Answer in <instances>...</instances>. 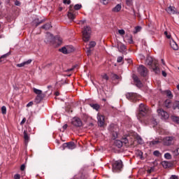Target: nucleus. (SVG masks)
Segmentation results:
<instances>
[{
    "instance_id": "1",
    "label": "nucleus",
    "mask_w": 179,
    "mask_h": 179,
    "mask_svg": "<svg viewBox=\"0 0 179 179\" xmlns=\"http://www.w3.org/2000/svg\"><path fill=\"white\" fill-rule=\"evenodd\" d=\"M152 110L149 106H146L145 103H141L138 107V113L137 114V120L141 122V124H149L147 118L150 115Z\"/></svg>"
},
{
    "instance_id": "2",
    "label": "nucleus",
    "mask_w": 179,
    "mask_h": 179,
    "mask_svg": "<svg viewBox=\"0 0 179 179\" xmlns=\"http://www.w3.org/2000/svg\"><path fill=\"white\" fill-rule=\"evenodd\" d=\"M146 65L151 66L155 73H160V69L159 68V62L156 59H153L152 57L148 56L145 60Z\"/></svg>"
},
{
    "instance_id": "3",
    "label": "nucleus",
    "mask_w": 179,
    "mask_h": 179,
    "mask_svg": "<svg viewBox=\"0 0 179 179\" xmlns=\"http://www.w3.org/2000/svg\"><path fill=\"white\" fill-rule=\"evenodd\" d=\"M82 8V4H76L74 8L72 5L69 7V10L68 12V17L70 20H74L76 16V10H79Z\"/></svg>"
},
{
    "instance_id": "4",
    "label": "nucleus",
    "mask_w": 179,
    "mask_h": 179,
    "mask_svg": "<svg viewBox=\"0 0 179 179\" xmlns=\"http://www.w3.org/2000/svg\"><path fill=\"white\" fill-rule=\"evenodd\" d=\"M83 40L85 43H87L90 40V35L92 34V28L89 26L84 27L82 31Z\"/></svg>"
},
{
    "instance_id": "5",
    "label": "nucleus",
    "mask_w": 179,
    "mask_h": 179,
    "mask_svg": "<svg viewBox=\"0 0 179 179\" xmlns=\"http://www.w3.org/2000/svg\"><path fill=\"white\" fill-rule=\"evenodd\" d=\"M113 171L115 173H117L118 171H121L122 170V167H124V164H122V161L117 160L115 161L112 164Z\"/></svg>"
},
{
    "instance_id": "6",
    "label": "nucleus",
    "mask_w": 179,
    "mask_h": 179,
    "mask_svg": "<svg viewBox=\"0 0 179 179\" xmlns=\"http://www.w3.org/2000/svg\"><path fill=\"white\" fill-rule=\"evenodd\" d=\"M33 90L34 93H35V94H37L35 99L36 103H41V100L44 99V94H43V91L38 90L37 88H34Z\"/></svg>"
},
{
    "instance_id": "7",
    "label": "nucleus",
    "mask_w": 179,
    "mask_h": 179,
    "mask_svg": "<svg viewBox=\"0 0 179 179\" xmlns=\"http://www.w3.org/2000/svg\"><path fill=\"white\" fill-rule=\"evenodd\" d=\"M108 131H110L113 139H116V138H117L118 133L117 131H118V127L117 125L111 124L108 127Z\"/></svg>"
},
{
    "instance_id": "8",
    "label": "nucleus",
    "mask_w": 179,
    "mask_h": 179,
    "mask_svg": "<svg viewBox=\"0 0 179 179\" xmlns=\"http://www.w3.org/2000/svg\"><path fill=\"white\" fill-rule=\"evenodd\" d=\"M126 97L128 100L133 102L138 101V100L141 99V96L138 95V94L134 92H129L126 94Z\"/></svg>"
},
{
    "instance_id": "9",
    "label": "nucleus",
    "mask_w": 179,
    "mask_h": 179,
    "mask_svg": "<svg viewBox=\"0 0 179 179\" xmlns=\"http://www.w3.org/2000/svg\"><path fill=\"white\" fill-rule=\"evenodd\" d=\"M71 124L76 128H80V127L83 126V122H82V120L78 117H74L71 120Z\"/></svg>"
},
{
    "instance_id": "10",
    "label": "nucleus",
    "mask_w": 179,
    "mask_h": 179,
    "mask_svg": "<svg viewBox=\"0 0 179 179\" xmlns=\"http://www.w3.org/2000/svg\"><path fill=\"white\" fill-rule=\"evenodd\" d=\"M63 150L65 149H69L70 150H73V149H76V144L74 142L71 141L69 143H64L62 145Z\"/></svg>"
},
{
    "instance_id": "11",
    "label": "nucleus",
    "mask_w": 179,
    "mask_h": 179,
    "mask_svg": "<svg viewBox=\"0 0 179 179\" xmlns=\"http://www.w3.org/2000/svg\"><path fill=\"white\" fill-rule=\"evenodd\" d=\"M157 113L158 115L161 117L162 120H169V117H170L169 113L162 108L157 110Z\"/></svg>"
},
{
    "instance_id": "12",
    "label": "nucleus",
    "mask_w": 179,
    "mask_h": 179,
    "mask_svg": "<svg viewBox=\"0 0 179 179\" xmlns=\"http://www.w3.org/2000/svg\"><path fill=\"white\" fill-rule=\"evenodd\" d=\"M173 141H174V137L173 136H167L162 139L163 144L166 146H170V145H172Z\"/></svg>"
},
{
    "instance_id": "13",
    "label": "nucleus",
    "mask_w": 179,
    "mask_h": 179,
    "mask_svg": "<svg viewBox=\"0 0 179 179\" xmlns=\"http://www.w3.org/2000/svg\"><path fill=\"white\" fill-rule=\"evenodd\" d=\"M138 72L141 76H147L148 75V69L143 65L139 66L138 68Z\"/></svg>"
},
{
    "instance_id": "14",
    "label": "nucleus",
    "mask_w": 179,
    "mask_h": 179,
    "mask_svg": "<svg viewBox=\"0 0 179 179\" xmlns=\"http://www.w3.org/2000/svg\"><path fill=\"white\" fill-rule=\"evenodd\" d=\"M166 10L168 13H169V15H176V13H178L176 7L171 6L168 7Z\"/></svg>"
},
{
    "instance_id": "15",
    "label": "nucleus",
    "mask_w": 179,
    "mask_h": 179,
    "mask_svg": "<svg viewBox=\"0 0 179 179\" xmlns=\"http://www.w3.org/2000/svg\"><path fill=\"white\" fill-rule=\"evenodd\" d=\"M97 118H98V125L99 127H104V122H105L104 115H98Z\"/></svg>"
},
{
    "instance_id": "16",
    "label": "nucleus",
    "mask_w": 179,
    "mask_h": 179,
    "mask_svg": "<svg viewBox=\"0 0 179 179\" xmlns=\"http://www.w3.org/2000/svg\"><path fill=\"white\" fill-rule=\"evenodd\" d=\"M133 79L137 87H142V86H143V85L142 84V82H141V80H139V78H138V76H134Z\"/></svg>"
},
{
    "instance_id": "17",
    "label": "nucleus",
    "mask_w": 179,
    "mask_h": 179,
    "mask_svg": "<svg viewBox=\"0 0 179 179\" xmlns=\"http://www.w3.org/2000/svg\"><path fill=\"white\" fill-rule=\"evenodd\" d=\"M170 45L173 50H175V51L178 50V45H177V43H176V41H174L173 39L170 40Z\"/></svg>"
},
{
    "instance_id": "18",
    "label": "nucleus",
    "mask_w": 179,
    "mask_h": 179,
    "mask_svg": "<svg viewBox=\"0 0 179 179\" xmlns=\"http://www.w3.org/2000/svg\"><path fill=\"white\" fill-rule=\"evenodd\" d=\"M60 52H63V54H69L71 53V50H69V47H64L59 49Z\"/></svg>"
},
{
    "instance_id": "19",
    "label": "nucleus",
    "mask_w": 179,
    "mask_h": 179,
    "mask_svg": "<svg viewBox=\"0 0 179 179\" xmlns=\"http://www.w3.org/2000/svg\"><path fill=\"white\" fill-rule=\"evenodd\" d=\"M24 139L25 144L27 145V143H29L30 136H29V134H27V131L26 130L24 131Z\"/></svg>"
},
{
    "instance_id": "20",
    "label": "nucleus",
    "mask_w": 179,
    "mask_h": 179,
    "mask_svg": "<svg viewBox=\"0 0 179 179\" xmlns=\"http://www.w3.org/2000/svg\"><path fill=\"white\" fill-rule=\"evenodd\" d=\"M29 64H31V59H29L28 61L24 62L21 64H17V66L18 68H22V67L24 66L25 65H29Z\"/></svg>"
},
{
    "instance_id": "21",
    "label": "nucleus",
    "mask_w": 179,
    "mask_h": 179,
    "mask_svg": "<svg viewBox=\"0 0 179 179\" xmlns=\"http://www.w3.org/2000/svg\"><path fill=\"white\" fill-rule=\"evenodd\" d=\"M162 94L166 95V97L169 99H173V94L170 90H165L162 92Z\"/></svg>"
},
{
    "instance_id": "22",
    "label": "nucleus",
    "mask_w": 179,
    "mask_h": 179,
    "mask_svg": "<svg viewBox=\"0 0 179 179\" xmlns=\"http://www.w3.org/2000/svg\"><path fill=\"white\" fill-rule=\"evenodd\" d=\"M117 48H118L120 52H123V51H125V45H124L122 43H118Z\"/></svg>"
},
{
    "instance_id": "23",
    "label": "nucleus",
    "mask_w": 179,
    "mask_h": 179,
    "mask_svg": "<svg viewBox=\"0 0 179 179\" xmlns=\"http://www.w3.org/2000/svg\"><path fill=\"white\" fill-rule=\"evenodd\" d=\"M114 145L119 149L122 148V142L120 140H115L114 142Z\"/></svg>"
},
{
    "instance_id": "24",
    "label": "nucleus",
    "mask_w": 179,
    "mask_h": 179,
    "mask_svg": "<svg viewBox=\"0 0 179 179\" xmlns=\"http://www.w3.org/2000/svg\"><path fill=\"white\" fill-rule=\"evenodd\" d=\"M164 106L166 108H170V107H171V100L166 99L164 103Z\"/></svg>"
},
{
    "instance_id": "25",
    "label": "nucleus",
    "mask_w": 179,
    "mask_h": 179,
    "mask_svg": "<svg viewBox=\"0 0 179 179\" xmlns=\"http://www.w3.org/2000/svg\"><path fill=\"white\" fill-rule=\"evenodd\" d=\"M122 6H121V4H117L115 7H114L113 8V12H120V10H121V9H122Z\"/></svg>"
},
{
    "instance_id": "26",
    "label": "nucleus",
    "mask_w": 179,
    "mask_h": 179,
    "mask_svg": "<svg viewBox=\"0 0 179 179\" xmlns=\"http://www.w3.org/2000/svg\"><path fill=\"white\" fill-rule=\"evenodd\" d=\"M162 166L164 167V169H169V167H170V164L167 161H163L162 162Z\"/></svg>"
},
{
    "instance_id": "27",
    "label": "nucleus",
    "mask_w": 179,
    "mask_h": 179,
    "mask_svg": "<svg viewBox=\"0 0 179 179\" xmlns=\"http://www.w3.org/2000/svg\"><path fill=\"white\" fill-rule=\"evenodd\" d=\"M9 55H10V52H8L5 55H3L1 57H0V62H3L5 58H7V57H9Z\"/></svg>"
},
{
    "instance_id": "28",
    "label": "nucleus",
    "mask_w": 179,
    "mask_h": 179,
    "mask_svg": "<svg viewBox=\"0 0 179 179\" xmlns=\"http://www.w3.org/2000/svg\"><path fill=\"white\" fill-rule=\"evenodd\" d=\"M52 26H51L50 23H47L45 25L42 26V29H44L45 30H50Z\"/></svg>"
},
{
    "instance_id": "29",
    "label": "nucleus",
    "mask_w": 179,
    "mask_h": 179,
    "mask_svg": "<svg viewBox=\"0 0 179 179\" xmlns=\"http://www.w3.org/2000/svg\"><path fill=\"white\" fill-rule=\"evenodd\" d=\"M90 106L94 108V110H96V111H99V109L100 108V105L97 103L91 104Z\"/></svg>"
},
{
    "instance_id": "30",
    "label": "nucleus",
    "mask_w": 179,
    "mask_h": 179,
    "mask_svg": "<svg viewBox=\"0 0 179 179\" xmlns=\"http://www.w3.org/2000/svg\"><path fill=\"white\" fill-rule=\"evenodd\" d=\"M173 110H176V109H177V108H178V110H179V101H176L173 103Z\"/></svg>"
},
{
    "instance_id": "31",
    "label": "nucleus",
    "mask_w": 179,
    "mask_h": 179,
    "mask_svg": "<svg viewBox=\"0 0 179 179\" xmlns=\"http://www.w3.org/2000/svg\"><path fill=\"white\" fill-rule=\"evenodd\" d=\"M154 156H156V157H160L162 156V153H160V151L159 150H155L153 152Z\"/></svg>"
},
{
    "instance_id": "32",
    "label": "nucleus",
    "mask_w": 179,
    "mask_h": 179,
    "mask_svg": "<svg viewBox=\"0 0 179 179\" xmlns=\"http://www.w3.org/2000/svg\"><path fill=\"white\" fill-rule=\"evenodd\" d=\"M76 178H77V179H86V177L85 176V175H83V173H80L76 176Z\"/></svg>"
},
{
    "instance_id": "33",
    "label": "nucleus",
    "mask_w": 179,
    "mask_h": 179,
    "mask_svg": "<svg viewBox=\"0 0 179 179\" xmlns=\"http://www.w3.org/2000/svg\"><path fill=\"white\" fill-rule=\"evenodd\" d=\"M136 140L138 141V143H140V145H142L143 143V140L142 138L139 136H136Z\"/></svg>"
},
{
    "instance_id": "34",
    "label": "nucleus",
    "mask_w": 179,
    "mask_h": 179,
    "mask_svg": "<svg viewBox=\"0 0 179 179\" xmlns=\"http://www.w3.org/2000/svg\"><path fill=\"white\" fill-rule=\"evenodd\" d=\"M165 159H167V160H171V155L169 152H166L164 154Z\"/></svg>"
},
{
    "instance_id": "35",
    "label": "nucleus",
    "mask_w": 179,
    "mask_h": 179,
    "mask_svg": "<svg viewBox=\"0 0 179 179\" xmlns=\"http://www.w3.org/2000/svg\"><path fill=\"white\" fill-rule=\"evenodd\" d=\"M135 30L134 31V34H136V33H138V31H141V30H142V27H139V26H137L135 27Z\"/></svg>"
},
{
    "instance_id": "36",
    "label": "nucleus",
    "mask_w": 179,
    "mask_h": 179,
    "mask_svg": "<svg viewBox=\"0 0 179 179\" xmlns=\"http://www.w3.org/2000/svg\"><path fill=\"white\" fill-rule=\"evenodd\" d=\"M173 156H178V155H179V148H178L175 150H173Z\"/></svg>"
},
{
    "instance_id": "37",
    "label": "nucleus",
    "mask_w": 179,
    "mask_h": 179,
    "mask_svg": "<svg viewBox=\"0 0 179 179\" xmlns=\"http://www.w3.org/2000/svg\"><path fill=\"white\" fill-rule=\"evenodd\" d=\"M90 48H93V47H96V42L91 41L89 44Z\"/></svg>"
},
{
    "instance_id": "38",
    "label": "nucleus",
    "mask_w": 179,
    "mask_h": 179,
    "mask_svg": "<svg viewBox=\"0 0 179 179\" xmlns=\"http://www.w3.org/2000/svg\"><path fill=\"white\" fill-rule=\"evenodd\" d=\"M121 141L122 142V145L123 143H124V145H127V143H128V137L123 138Z\"/></svg>"
},
{
    "instance_id": "39",
    "label": "nucleus",
    "mask_w": 179,
    "mask_h": 179,
    "mask_svg": "<svg viewBox=\"0 0 179 179\" xmlns=\"http://www.w3.org/2000/svg\"><path fill=\"white\" fill-rule=\"evenodd\" d=\"M101 78L103 80H106L107 82V80H108L109 78L108 76H107L106 73L101 76Z\"/></svg>"
},
{
    "instance_id": "40",
    "label": "nucleus",
    "mask_w": 179,
    "mask_h": 179,
    "mask_svg": "<svg viewBox=\"0 0 179 179\" xmlns=\"http://www.w3.org/2000/svg\"><path fill=\"white\" fill-rule=\"evenodd\" d=\"M172 120L175 122H177V124H179V117H178L173 116V117H172Z\"/></svg>"
},
{
    "instance_id": "41",
    "label": "nucleus",
    "mask_w": 179,
    "mask_h": 179,
    "mask_svg": "<svg viewBox=\"0 0 179 179\" xmlns=\"http://www.w3.org/2000/svg\"><path fill=\"white\" fill-rule=\"evenodd\" d=\"M126 5L127 6H132V0H126Z\"/></svg>"
},
{
    "instance_id": "42",
    "label": "nucleus",
    "mask_w": 179,
    "mask_h": 179,
    "mask_svg": "<svg viewBox=\"0 0 179 179\" xmlns=\"http://www.w3.org/2000/svg\"><path fill=\"white\" fill-rule=\"evenodd\" d=\"M164 34L166 35V38H171V34H169L167 31H164Z\"/></svg>"
},
{
    "instance_id": "43",
    "label": "nucleus",
    "mask_w": 179,
    "mask_h": 179,
    "mask_svg": "<svg viewBox=\"0 0 179 179\" xmlns=\"http://www.w3.org/2000/svg\"><path fill=\"white\" fill-rule=\"evenodd\" d=\"M1 113L2 114H6V106L1 107Z\"/></svg>"
},
{
    "instance_id": "44",
    "label": "nucleus",
    "mask_w": 179,
    "mask_h": 179,
    "mask_svg": "<svg viewBox=\"0 0 179 179\" xmlns=\"http://www.w3.org/2000/svg\"><path fill=\"white\" fill-rule=\"evenodd\" d=\"M160 141L159 140H155V141H151V145H157V143H160Z\"/></svg>"
},
{
    "instance_id": "45",
    "label": "nucleus",
    "mask_w": 179,
    "mask_h": 179,
    "mask_svg": "<svg viewBox=\"0 0 179 179\" xmlns=\"http://www.w3.org/2000/svg\"><path fill=\"white\" fill-rule=\"evenodd\" d=\"M122 61H124L123 57L120 56L117 57V62L120 63V62H122Z\"/></svg>"
},
{
    "instance_id": "46",
    "label": "nucleus",
    "mask_w": 179,
    "mask_h": 179,
    "mask_svg": "<svg viewBox=\"0 0 179 179\" xmlns=\"http://www.w3.org/2000/svg\"><path fill=\"white\" fill-rule=\"evenodd\" d=\"M118 33L120 36H124V34H125V31L124 29H119Z\"/></svg>"
},
{
    "instance_id": "47",
    "label": "nucleus",
    "mask_w": 179,
    "mask_h": 179,
    "mask_svg": "<svg viewBox=\"0 0 179 179\" xmlns=\"http://www.w3.org/2000/svg\"><path fill=\"white\" fill-rule=\"evenodd\" d=\"M63 3H64L65 5H70L71 0H63Z\"/></svg>"
},
{
    "instance_id": "48",
    "label": "nucleus",
    "mask_w": 179,
    "mask_h": 179,
    "mask_svg": "<svg viewBox=\"0 0 179 179\" xmlns=\"http://www.w3.org/2000/svg\"><path fill=\"white\" fill-rule=\"evenodd\" d=\"M112 78L113 79H117V80L120 79V76L117 74H113Z\"/></svg>"
},
{
    "instance_id": "49",
    "label": "nucleus",
    "mask_w": 179,
    "mask_h": 179,
    "mask_svg": "<svg viewBox=\"0 0 179 179\" xmlns=\"http://www.w3.org/2000/svg\"><path fill=\"white\" fill-rule=\"evenodd\" d=\"M128 43L129 44H132L134 43V40L132 39V36H130L129 38H128Z\"/></svg>"
},
{
    "instance_id": "50",
    "label": "nucleus",
    "mask_w": 179,
    "mask_h": 179,
    "mask_svg": "<svg viewBox=\"0 0 179 179\" xmlns=\"http://www.w3.org/2000/svg\"><path fill=\"white\" fill-rule=\"evenodd\" d=\"M66 47H69V50H71V52H73V51H74L73 46H72V45H67Z\"/></svg>"
},
{
    "instance_id": "51",
    "label": "nucleus",
    "mask_w": 179,
    "mask_h": 179,
    "mask_svg": "<svg viewBox=\"0 0 179 179\" xmlns=\"http://www.w3.org/2000/svg\"><path fill=\"white\" fill-rule=\"evenodd\" d=\"M92 54V50H90V48H89V49H87V55L89 57V55H90Z\"/></svg>"
},
{
    "instance_id": "52",
    "label": "nucleus",
    "mask_w": 179,
    "mask_h": 179,
    "mask_svg": "<svg viewBox=\"0 0 179 179\" xmlns=\"http://www.w3.org/2000/svg\"><path fill=\"white\" fill-rule=\"evenodd\" d=\"M169 179H178V176L176 175H172Z\"/></svg>"
},
{
    "instance_id": "53",
    "label": "nucleus",
    "mask_w": 179,
    "mask_h": 179,
    "mask_svg": "<svg viewBox=\"0 0 179 179\" xmlns=\"http://www.w3.org/2000/svg\"><path fill=\"white\" fill-rule=\"evenodd\" d=\"M24 169H26V166L24 164L21 165L20 166L21 171H24Z\"/></svg>"
},
{
    "instance_id": "54",
    "label": "nucleus",
    "mask_w": 179,
    "mask_h": 179,
    "mask_svg": "<svg viewBox=\"0 0 179 179\" xmlns=\"http://www.w3.org/2000/svg\"><path fill=\"white\" fill-rule=\"evenodd\" d=\"M14 179H20V176L19 174H15L14 176Z\"/></svg>"
},
{
    "instance_id": "55",
    "label": "nucleus",
    "mask_w": 179,
    "mask_h": 179,
    "mask_svg": "<svg viewBox=\"0 0 179 179\" xmlns=\"http://www.w3.org/2000/svg\"><path fill=\"white\" fill-rule=\"evenodd\" d=\"M24 122H26V117H24L22 119V120L20 122V125H23V124H24Z\"/></svg>"
},
{
    "instance_id": "56",
    "label": "nucleus",
    "mask_w": 179,
    "mask_h": 179,
    "mask_svg": "<svg viewBox=\"0 0 179 179\" xmlns=\"http://www.w3.org/2000/svg\"><path fill=\"white\" fill-rule=\"evenodd\" d=\"M86 23V20H80L78 22V24H85Z\"/></svg>"
},
{
    "instance_id": "57",
    "label": "nucleus",
    "mask_w": 179,
    "mask_h": 179,
    "mask_svg": "<svg viewBox=\"0 0 179 179\" xmlns=\"http://www.w3.org/2000/svg\"><path fill=\"white\" fill-rule=\"evenodd\" d=\"M31 106H33V101H30L27 104V107H31Z\"/></svg>"
},
{
    "instance_id": "58",
    "label": "nucleus",
    "mask_w": 179,
    "mask_h": 179,
    "mask_svg": "<svg viewBox=\"0 0 179 179\" xmlns=\"http://www.w3.org/2000/svg\"><path fill=\"white\" fill-rule=\"evenodd\" d=\"M15 5H16V6H20V1H16L15 2Z\"/></svg>"
},
{
    "instance_id": "59",
    "label": "nucleus",
    "mask_w": 179,
    "mask_h": 179,
    "mask_svg": "<svg viewBox=\"0 0 179 179\" xmlns=\"http://www.w3.org/2000/svg\"><path fill=\"white\" fill-rule=\"evenodd\" d=\"M75 68H76V65L73 66L71 69H68L67 71H73V69H75Z\"/></svg>"
},
{
    "instance_id": "60",
    "label": "nucleus",
    "mask_w": 179,
    "mask_h": 179,
    "mask_svg": "<svg viewBox=\"0 0 179 179\" xmlns=\"http://www.w3.org/2000/svg\"><path fill=\"white\" fill-rule=\"evenodd\" d=\"M55 40H58V41H60V43L62 41V39L58 36L55 38Z\"/></svg>"
},
{
    "instance_id": "61",
    "label": "nucleus",
    "mask_w": 179,
    "mask_h": 179,
    "mask_svg": "<svg viewBox=\"0 0 179 179\" xmlns=\"http://www.w3.org/2000/svg\"><path fill=\"white\" fill-rule=\"evenodd\" d=\"M162 75L164 76V78H166V76H167V73L164 71H162Z\"/></svg>"
},
{
    "instance_id": "62",
    "label": "nucleus",
    "mask_w": 179,
    "mask_h": 179,
    "mask_svg": "<svg viewBox=\"0 0 179 179\" xmlns=\"http://www.w3.org/2000/svg\"><path fill=\"white\" fill-rule=\"evenodd\" d=\"M66 128H68V125L66 124L63 126V129H66Z\"/></svg>"
},
{
    "instance_id": "63",
    "label": "nucleus",
    "mask_w": 179,
    "mask_h": 179,
    "mask_svg": "<svg viewBox=\"0 0 179 179\" xmlns=\"http://www.w3.org/2000/svg\"><path fill=\"white\" fill-rule=\"evenodd\" d=\"M154 125H157V122H156V120H153Z\"/></svg>"
},
{
    "instance_id": "64",
    "label": "nucleus",
    "mask_w": 179,
    "mask_h": 179,
    "mask_svg": "<svg viewBox=\"0 0 179 179\" xmlns=\"http://www.w3.org/2000/svg\"><path fill=\"white\" fill-rule=\"evenodd\" d=\"M177 89L179 90V84L177 85Z\"/></svg>"
}]
</instances>
